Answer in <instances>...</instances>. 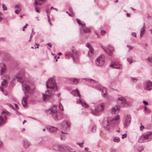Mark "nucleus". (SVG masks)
<instances>
[{"instance_id":"obj_1","label":"nucleus","mask_w":152,"mask_h":152,"mask_svg":"<svg viewBox=\"0 0 152 152\" xmlns=\"http://www.w3.org/2000/svg\"><path fill=\"white\" fill-rule=\"evenodd\" d=\"M46 86L48 88L45 94H43L42 98L44 101H48L50 100L57 91V87L56 81L53 78L48 79L46 82Z\"/></svg>"},{"instance_id":"obj_2","label":"nucleus","mask_w":152,"mask_h":152,"mask_svg":"<svg viewBox=\"0 0 152 152\" xmlns=\"http://www.w3.org/2000/svg\"><path fill=\"white\" fill-rule=\"evenodd\" d=\"M117 105L115 107H113L110 110L112 114L119 113L120 110V107H126L129 105V103L126 100L124 97H121L118 98L116 100Z\"/></svg>"},{"instance_id":"obj_3","label":"nucleus","mask_w":152,"mask_h":152,"mask_svg":"<svg viewBox=\"0 0 152 152\" xmlns=\"http://www.w3.org/2000/svg\"><path fill=\"white\" fill-rule=\"evenodd\" d=\"M119 119V115H117L116 116L111 120H109L107 121H104L103 122V126L104 128L110 131L111 129L118 123V120Z\"/></svg>"},{"instance_id":"obj_4","label":"nucleus","mask_w":152,"mask_h":152,"mask_svg":"<svg viewBox=\"0 0 152 152\" xmlns=\"http://www.w3.org/2000/svg\"><path fill=\"white\" fill-rule=\"evenodd\" d=\"M24 73L23 72L21 74L20 72L17 75L16 77V79L17 80V81L20 82L22 84V89L24 91L26 90V91L24 92L26 94V93L28 92L30 89L29 86V82L28 81H23L24 78Z\"/></svg>"},{"instance_id":"obj_5","label":"nucleus","mask_w":152,"mask_h":152,"mask_svg":"<svg viewBox=\"0 0 152 152\" xmlns=\"http://www.w3.org/2000/svg\"><path fill=\"white\" fill-rule=\"evenodd\" d=\"M71 94L74 96H78L79 97V100L77 101V102L78 103H80L83 106L86 107H88V106L86 103L84 101L83 99H81V96L80 94L79 91L77 89L72 90L71 92Z\"/></svg>"},{"instance_id":"obj_6","label":"nucleus","mask_w":152,"mask_h":152,"mask_svg":"<svg viewBox=\"0 0 152 152\" xmlns=\"http://www.w3.org/2000/svg\"><path fill=\"white\" fill-rule=\"evenodd\" d=\"M105 105L104 103H102L97 105L95 107V109L91 111V113L94 115H97L98 113L100 112L103 111L104 109Z\"/></svg>"},{"instance_id":"obj_7","label":"nucleus","mask_w":152,"mask_h":152,"mask_svg":"<svg viewBox=\"0 0 152 152\" xmlns=\"http://www.w3.org/2000/svg\"><path fill=\"white\" fill-rule=\"evenodd\" d=\"M152 140V133H147L146 134L142 135L140 137L138 141L140 143L144 142H147Z\"/></svg>"},{"instance_id":"obj_8","label":"nucleus","mask_w":152,"mask_h":152,"mask_svg":"<svg viewBox=\"0 0 152 152\" xmlns=\"http://www.w3.org/2000/svg\"><path fill=\"white\" fill-rule=\"evenodd\" d=\"M57 106L56 105H55L53 107L48 110H45V112L47 113V115H48L49 114L51 115L53 118L55 120L57 119Z\"/></svg>"},{"instance_id":"obj_9","label":"nucleus","mask_w":152,"mask_h":152,"mask_svg":"<svg viewBox=\"0 0 152 152\" xmlns=\"http://www.w3.org/2000/svg\"><path fill=\"white\" fill-rule=\"evenodd\" d=\"M105 59L104 55H101L96 60L95 63L98 66L103 65L104 63Z\"/></svg>"},{"instance_id":"obj_10","label":"nucleus","mask_w":152,"mask_h":152,"mask_svg":"<svg viewBox=\"0 0 152 152\" xmlns=\"http://www.w3.org/2000/svg\"><path fill=\"white\" fill-rule=\"evenodd\" d=\"M96 88L97 90L101 91L103 97H106L107 95V89L103 87L100 85L97 84L96 86Z\"/></svg>"},{"instance_id":"obj_11","label":"nucleus","mask_w":152,"mask_h":152,"mask_svg":"<svg viewBox=\"0 0 152 152\" xmlns=\"http://www.w3.org/2000/svg\"><path fill=\"white\" fill-rule=\"evenodd\" d=\"M7 72V66L4 63H1L0 64V75H4Z\"/></svg>"},{"instance_id":"obj_12","label":"nucleus","mask_w":152,"mask_h":152,"mask_svg":"<svg viewBox=\"0 0 152 152\" xmlns=\"http://www.w3.org/2000/svg\"><path fill=\"white\" fill-rule=\"evenodd\" d=\"M61 126L63 129L69 130L71 126L70 123L69 121H64L62 123Z\"/></svg>"},{"instance_id":"obj_13","label":"nucleus","mask_w":152,"mask_h":152,"mask_svg":"<svg viewBox=\"0 0 152 152\" xmlns=\"http://www.w3.org/2000/svg\"><path fill=\"white\" fill-rule=\"evenodd\" d=\"M125 122L124 124V126L125 128H126L128 127L131 122V116L130 115H126L125 116Z\"/></svg>"},{"instance_id":"obj_14","label":"nucleus","mask_w":152,"mask_h":152,"mask_svg":"<svg viewBox=\"0 0 152 152\" xmlns=\"http://www.w3.org/2000/svg\"><path fill=\"white\" fill-rule=\"evenodd\" d=\"M77 21V22L78 24L79 25H80L81 26H82L83 30L84 31V32L85 33H89L90 32V30L88 28H86L85 26V24L83 23H81L80 20L78 19L77 18L76 19Z\"/></svg>"},{"instance_id":"obj_15","label":"nucleus","mask_w":152,"mask_h":152,"mask_svg":"<svg viewBox=\"0 0 152 152\" xmlns=\"http://www.w3.org/2000/svg\"><path fill=\"white\" fill-rule=\"evenodd\" d=\"M144 89L148 91H150L152 89V82L149 80L147 81L145 85Z\"/></svg>"},{"instance_id":"obj_16","label":"nucleus","mask_w":152,"mask_h":152,"mask_svg":"<svg viewBox=\"0 0 152 152\" xmlns=\"http://www.w3.org/2000/svg\"><path fill=\"white\" fill-rule=\"evenodd\" d=\"M86 46L88 47L89 49V51L88 55L89 57L91 56L93 54L94 50L92 47L89 43L86 44Z\"/></svg>"},{"instance_id":"obj_17","label":"nucleus","mask_w":152,"mask_h":152,"mask_svg":"<svg viewBox=\"0 0 152 152\" xmlns=\"http://www.w3.org/2000/svg\"><path fill=\"white\" fill-rule=\"evenodd\" d=\"M77 52L75 50H72V53L71 52H67L66 54V55L68 56H71L73 58V61H75V56H77Z\"/></svg>"},{"instance_id":"obj_18","label":"nucleus","mask_w":152,"mask_h":152,"mask_svg":"<svg viewBox=\"0 0 152 152\" xmlns=\"http://www.w3.org/2000/svg\"><path fill=\"white\" fill-rule=\"evenodd\" d=\"M102 47L104 50V51L109 56H110L112 55V52L113 50V48L112 47H111L109 46H107L106 49L104 48L103 46H102Z\"/></svg>"},{"instance_id":"obj_19","label":"nucleus","mask_w":152,"mask_h":152,"mask_svg":"<svg viewBox=\"0 0 152 152\" xmlns=\"http://www.w3.org/2000/svg\"><path fill=\"white\" fill-rule=\"evenodd\" d=\"M28 97V96L27 95H26L24 97L22 101V104L24 108H26L27 107V98Z\"/></svg>"},{"instance_id":"obj_20","label":"nucleus","mask_w":152,"mask_h":152,"mask_svg":"<svg viewBox=\"0 0 152 152\" xmlns=\"http://www.w3.org/2000/svg\"><path fill=\"white\" fill-rule=\"evenodd\" d=\"M22 142L24 147L25 148H28L31 145V143L26 139H24Z\"/></svg>"},{"instance_id":"obj_21","label":"nucleus","mask_w":152,"mask_h":152,"mask_svg":"<svg viewBox=\"0 0 152 152\" xmlns=\"http://www.w3.org/2000/svg\"><path fill=\"white\" fill-rule=\"evenodd\" d=\"M53 147L54 149L56 150H58L60 151H62L63 150V146L61 145H58L57 144H54Z\"/></svg>"},{"instance_id":"obj_22","label":"nucleus","mask_w":152,"mask_h":152,"mask_svg":"<svg viewBox=\"0 0 152 152\" xmlns=\"http://www.w3.org/2000/svg\"><path fill=\"white\" fill-rule=\"evenodd\" d=\"M47 129L49 130V131L51 132H54L58 130V129L54 126H50L47 127Z\"/></svg>"},{"instance_id":"obj_23","label":"nucleus","mask_w":152,"mask_h":152,"mask_svg":"<svg viewBox=\"0 0 152 152\" xmlns=\"http://www.w3.org/2000/svg\"><path fill=\"white\" fill-rule=\"evenodd\" d=\"M79 80V79H77L75 78H72L70 79V83L74 85L77 84Z\"/></svg>"},{"instance_id":"obj_24","label":"nucleus","mask_w":152,"mask_h":152,"mask_svg":"<svg viewBox=\"0 0 152 152\" xmlns=\"http://www.w3.org/2000/svg\"><path fill=\"white\" fill-rule=\"evenodd\" d=\"M110 67L114 68L120 69L121 65L120 64H117L116 63H114L110 65Z\"/></svg>"},{"instance_id":"obj_25","label":"nucleus","mask_w":152,"mask_h":152,"mask_svg":"<svg viewBox=\"0 0 152 152\" xmlns=\"http://www.w3.org/2000/svg\"><path fill=\"white\" fill-rule=\"evenodd\" d=\"M1 114L2 115H4V117H6V115H10V114L9 113L8 111H6V110H4L1 113Z\"/></svg>"},{"instance_id":"obj_26","label":"nucleus","mask_w":152,"mask_h":152,"mask_svg":"<svg viewBox=\"0 0 152 152\" xmlns=\"http://www.w3.org/2000/svg\"><path fill=\"white\" fill-rule=\"evenodd\" d=\"M144 26L142 28H141L140 31V37H142L143 34H144L145 32V29L144 28Z\"/></svg>"},{"instance_id":"obj_27","label":"nucleus","mask_w":152,"mask_h":152,"mask_svg":"<svg viewBox=\"0 0 152 152\" xmlns=\"http://www.w3.org/2000/svg\"><path fill=\"white\" fill-rule=\"evenodd\" d=\"M8 83L7 81L5 79L3 80V81L2 82L1 85L2 86L6 87L7 86Z\"/></svg>"},{"instance_id":"obj_28","label":"nucleus","mask_w":152,"mask_h":152,"mask_svg":"<svg viewBox=\"0 0 152 152\" xmlns=\"http://www.w3.org/2000/svg\"><path fill=\"white\" fill-rule=\"evenodd\" d=\"M5 123V121L2 116H0V126Z\"/></svg>"},{"instance_id":"obj_29","label":"nucleus","mask_w":152,"mask_h":152,"mask_svg":"<svg viewBox=\"0 0 152 152\" xmlns=\"http://www.w3.org/2000/svg\"><path fill=\"white\" fill-rule=\"evenodd\" d=\"M145 60H148L151 64H152V55L148 57Z\"/></svg>"},{"instance_id":"obj_30","label":"nucleus","mask_w":152,"mask_h":152,"mask_svg":"<svg viewBox=\"0 0 152 152\" xmlns=\"http://www.w3.org/2000/svg\"><path fill=\"white\" fill-rule=\"evenodd\" d=\"M127 60L129 63V64H131L132 62V56H130L127 58Z\"/></svg>"},{"instance_id":"obj_31","label":"nucleus","mask_w":152,"mask_h":152,"mask_svg":"<svg viewBox=\"0 0 152 152\" xmlns=\"http://www.w3.org/2000/svg\"><path fill=\"white\" fill-rule=\"evenodd\" d=\"M113 140L115 142H119L120 139L118 137H115L113 138Z\"/></svg>"},{"instance_id":"obj_32","label":"nucleus","mask_w":152,"mask_h":152,"mask_svg":"<svg viewBox=\"0 0 152 152\" xmlns=\"http://www.w3.org/2000/svg\"><path fill=\"white\" fill-rule=\"evenodd\" d=\"M143 149V147L142 146H140L137 148V150L138 151L140 152Z\"/></svg>"},{"instance_id":"obj_33","label":"nucleus","mask_w":152,"mask_h":152,"mask_svg":"<svg viewBox=\"0 0 152 152\" xmlns=\"http://www.w3.org/2000/svg\"><path fill=\"white\" fill-rule=\"evenodd\" d=\"M83 79L88 82H91L92 81L93 82L94 81V80L89 78H84Z\"/></svg>"},{"instance_id":"obj_34","label":"nucleus","mask_w":152,"mask_h":152,"mask_svg":"<svg viewBox=\"0 0 152 152\" xmlns=\"http://www.w3.org/2000/svg\"><path fill=\"white\" fill-rule=\"evenodd\" d=\"M2 7L3 9L4 10H6L7 9V8L6 6L4 4H2Z\"/></svg>"},{"instance_id":"obj_35","label":"nucleus","mask_w":152,"mask_h":152,"mask_svg":"<svg viewBox=\"0 0 152 152\" xmlns=\"http://www.w3.org/2000/svg\"><path fill=\"white\" fill-rule=\"evenodd\" d=\"M96 128L95 126L93 127L91 129V132H94L96 130Z\"/></svg>"},{"instance_id":"obj_36","label":"nucleus","mask_w":152,"mask_h":152,"mask_svg":"<svg viewBox=\"0 0 152 152\" xmlns=\"http://www.w3.org/2000/svg\"><path fill=\"white\" fill-rule=\"evenodd\" d=\"M127 47L129 49V50H131L133 48V47L132 46H129L127 45Z\"/></svg>"},{"instance_id":"obj_37","label":"nucleus","mask_w":152,"mask_h":152,"mask_svg":"<svg viewBox=\"0 0 152 152\" xmlns=\"http://www.w3.org/2000/svg\"><path fill=\"white\" fill-rule=\"evenodd\" d=\"M144 126H143V125H141L140 127V131H142L143 130V129H144Z\"/></svg>"},{"instance_id":"obj_38","label":"nucleus","mask_w":152,"mask_h":152,"mask_svg":"<svg viewBox=\"0 0 152 152\" xmlns=\"http://www.w3.org/2000/svg\"><path fill=\"white\" fill-rule=\"evenodd\" d=\"M59 107L60 110H63V106L60 103L59 104Z\"/></svg>"},{"instance_id":"obj_39","label":"nucleus","mask_w":152,"mask_h":152,"mask_svg":"<svg viewBox=\"0 0 152 152\" xmlns=\"http://www.w3.org/2000/svg\"><path fill=\"white\" fill-rule=\"evenodd\" d=\"M127 134H124L122 135V138L124 139V138L127 137Z\"/></svg>"},{"instance_id":"obj_40","label":"nucleus","mask_w":152,"mask_h":152,"mask_svg":"<svg viewBox=\"0 0 152 152\" xmlns=\"http://www.w3.org/2000/svg\"><path fill=\"white\" fill-rule=\"evenodd\" d=\"M33 29H32V31L31 34L30 36V39H31L32 38V35H33L34 34V33H33Z\"/></svg>"},{"instance_id":"obj_41","label":"nucleus","mask_w":152,"mask_h":152,"mask_svg":"<svg viewBox=\"0 0 152 152\" xmlns=\"http://www.w3.org/2000/svg\"><path fill=\"white\" fill-rule=\"evenodd\" d=\"M110 151L111 152H116V150L113 148H111Z\"/></svg>"},{"instance_id":"obj_42","label":"nucleus","mask_w":152,"mask_h":152,"mask_svg":"<svg viewBox=\"0 0 152 152\" xmlns=\"http://www.w3.org/2000/svg\"><path fill=\"white\" fill-rule=\"evenodd\" d=\"M47 15L48 17V21L49 22L50 24V25H51V23L50 21V18H49V15L48 14H47Z\"/></svg>"},{"instance_id":"obj_43","label":"nucleus","mask_w":152,"mask_h":152,"mask_svg":"<svg viewBox=\"0 0 152 152\" xmlns=\"http://www.w3.org/2000/svg\"><path fill=\"white\" fill-rule=\"evenodd\" d=\"M131 80H132L134 82V81H136L137 79L136 78H134L132 77H131Z\"/></svg>"},{"instance_id":"obj_44","label":"nucleus","mask_w":152,"mask_h":152,"mask_svg":"<svg viewBox=\"0 0 152 152\" xmlns=\"http://www.w3.org/2000/svg\"><path fill=\"white\" fill-rule=\"evenodd\" d=\"M21 10H16L15 11V13L16 14H19V13L20 12V11H21Z\"/></svg>"},{"instance_id":"obj_45","label":"nucleus","mask_w":152,"mask_h":152,"mask_svg":"<svg viewBox=\"0 0 152 152\" xmlns=\"http://www.w3.org/2000/svg\"><path fill=\"white\" fill-rule=\"evenodd\" d=\"M39 3H38V2L37 1V0H35L34 1V5H37Z\"/></svg>"},{"instance_id":"obj_46","label":"nucleus","mask_w":152,"mask_h":152,"mask_svg":"<svg viewBox=\"0 0 152 152\" xmlns=\"http://www.w3.org/2000/svg\"><path fill=\"white\" fill-rule=\"evenodd\" d=\"M143 102L145 105H147L148 104V102L146 101H143Z\"/></svg>"},{"instance_id":"obj_47","label":"nucleus","mask_w":152,"mask_h":152,"mask_svg":"<svg viewBox=\"0 0 152 152\" xmlns=\"http://www.w3.org/2000/svg\"><path fill=\"white\" fill-rule=\"evenodd\" d=\"M61 139H64L65 138V136L64 135H61Z\"/></svg>"},{"instance_id":"obj_48","label":"nucleus","mask_w":152,"mask_h":152,"mask_svg":"<svg viewBox=\"0 0 152 152\" xmlns=\"http://www.w3.org/2000/svg\"><path fill=\"white\" fill-rule=\"evenodd\" d=\"M132 36H133L135 37H136V35L135 33L133 32L132 34Z\"/></svg>"},{"instance_id":"obj_49","label":"nucleus","mask_w":152,"mask_h":152,"mask_svg":"<svg viewBox=\"0 0 152 152\" xmlns=\"http://www.w3.org/2000/svg\"><path fill=\"white\" fill-rule=\"evenodd\" d=\"M35 10L36 11L38 12V13H39V10H38L37 8L35 7Z\"/></svg>"},{"instance_id":"obj_50","label":"nucleus","mask_w":152,"mask_h":152,"mask_svg":"<svg viewBox=\"0 0 152 152\" xmlns=\"http://www.w3.org/2000/svg\"><path fill=\"white\" fill-rule=\"evenodd\" d=\"M106 33V31H102L101 30V33H102V35H103L104 34H105Z\"/></svg>"},{"instance_id":"obj_51","label":"nucleus","mask_w":152,"mask_h":152,"mask_svg":"<svg viewBox=\"0 0 152 152\" xmlns=\"http://www.w3.org/2000/svg\"><path fill=\"white\" fill-rule=\"evenodd\" d=\"M83 142H82L81 143H79V145L80 147H82L83 146Z\"/></svg>"},{"instance_id":"obj_52","label":"nucleus","mask_w":152,"mask_h":152,"mask_svg":"<svg viewBox=\"0 0 152 152\" xmlns=\"http://www.w3.org/2000/svg\"><path fill=\"white\" fill-rule=\"evenodd\" d=\"M47 45L49 46V47H50V48H51V46H52V45H51V44L50 43H48L47 44Z\"/></svg>"},{"instance_id":"obj_53","label":"nucleus","mask_w":152,"mask_h":152,"mask_svg":"<svg viewBox=\"0 0 152 152\" xmlns=\"http://www.w3.org/2000/svg\"><path fill=\"white\" fill-rule=\"evenodd\" d=\"M28 24L26 23V25L23 27V28H26L28 26Z\"/></svg>"},{"instance_id":"obj_54","label":"nucleus","mask_w":152,"mask_h":152,"mask_svg":"<svg viewBox=\"0 0 152 152\" xmlns=\"http://www.w3.org/2000/svg\"><path fill=\"white\" fill-rule=\"evenodd\" d=\"M15 8H19V6L18 5H16L15 6Z\"/></svg>"},{"instance_id":"obj_55","label":"nucleus","mask_w":152,"mask_h":152,"mask_svg":"<svg viewBox=\"0 0 152 152\" xmlns=\"http://www.w3.org/2000/svg\"><path fill=\"white\" fill-rule=\"evenodd\" d=\"M0 91H1L2 92H3L4 91L3 88L2 87H0Z\"/></svg>"},{"instance_id":"obj_56","label":"nucleus","mask_w":152,"mask_h":152,"mask_svg":"<svg viewBox=\"0 0 152 152\" xmlns=\"http://www.w3.org/2000/svg\"><path fill=\"white\" fill-rule=\"evenodd\" d=\"M7 105L8 106L10 107H12V105L11 104H10V103L7 104Z\"/></svg>"},{"instance_id":"obj_57","label":"nucleus","mask_w":152,"mask_h":152,"mask_svg":"<svg viewBox=\"0 0 152 152\" xmlns=\"http://www.w3.org/2000/svg\"><path fill=\"white\" fill-rule=\"evenodd\" d=\"M126 15L127 16V17H130V15L129 14V13H127L126 14Z\"/></svg>"},{"instance_id":"obj_58","label":"nucleus","mask_w":152,"mask_h":152,"mask_svg":"<svg viewBox=\"0 0 152 152\" xmlns=\"http://www.w3.org/2000/svg\"><path fill=\"white\" fill-rule=\"evenodd\" d=\"M15 78H14L12 81V82H11V83H13L14 82V81H15Z\"/></svg>"},{"instance_id":"obj_59","label":"nucleus","mask_w":152,"mask_h":152,"mask_svg":"<svg viewBox=\"0 0 152 152\" xmlns=\"http://www.w3.org/2000/svg\"><path fill=\"white\" fill-rule=\"evenodd\" d=\"M61 133L62 134H68V133L64 132L62 131H61Z\"/></svg>"},{"instance_id":"obj_60","label":"nucleus","mask_w":152,"mask_h":152,"mask_svg":"<svg viewBox=\"0 0 152 152\" xmlns=\"http://www.w3.org/2000/svg\"><path fill=\"white\" fill-rule=\"evenodd\" d=\"M50 10H49V9H48V10H46V12L47 13V14H48V13L49 12V11Z\"/></svg>"},{"instance_id":"obj_61","label":"nucleus","mask_w":152,"mask_h":152,"mask_svg":"<svg viewBox=\"0 0 152 152\" xmlns=\"http://www.w3.org/2000/svg\"><path fill=\"white\" fill-rule=\"evenodd\" d=\"M69 10L71 12H72V8H70L69 9Z\"/></svg>"},{"instance_id":"obj_62","label":"nucleus","mask_w":152,"mask_h":152,"mask_svg":"<svg viewBox=\"0 0 152 152\" xmlns=\"http://www.w3.org/2000/svg\"><path fill=\"white\" fill-rule=\"evenodd\" d=\"M60 96V93H59V94H57V96L58 97H59Z\"/></svg>"},{"instance_id":"obj_63","label":"nucleus","mask_w":152,"mask_h":152,"mask_svg":"<svg viewBox=\"0 0 152 152\" xmlns=\"http://www.w3.org/2000/svg\"><path fill=\"white\" fill-rule=\"evenodd\" d=\"M26 122V121L25 120H24L23 122V124H24Z\"/></svg>"},{"instance_id":"obj_64","label":"nucleus","mask_w":152,"mask_h":152,"mask_svg":"<svg viewBox=\"0 0 152 152\" xmlns=\"http://www.w3.org/2000/svg\"><path fill=\"white\" fill-rule=\"evenodd\" d=\"M150 31H151V33L152 34V29H151L150 30Z\"/></svg>"}]
</instances>
